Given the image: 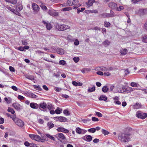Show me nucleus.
Returning a JSON list of instances; mask_svg holds the SVG:
<instances>
[{"label":"nucleus","mask_w":147,"mask_h":147,"mask_svg":"<svg viewBox=\"0 0 147 147\" xmlns=\"http://www.w3.org/2000/svg\"><path fill=\"white\" fill-rule=\"evenodd\" d=\"M46 107L49 110L51 109H52V105L51 104H49L47 105Z\"/></svg>","instance_id":"51"},{"label":"nucleus","mask_w":147,"mask_h":147,"mask_svg":"<svg viewBox=\"0 0 147 147\" xmlns=\"http://www.w3.org/2000/svg\"><path fill=\"white\" fill-rule=\"evenodd\" d=\"M16 49H18V50L22 51H25L24 49V47L22 46L19 47L18 49L16 48Z\"/></svg>","instance_id":"52"},{"label":"nucleus","mask_w":147,"mask_h":147,"mask_svg":"<svg viewBox=\"0 0 147 147\" xmlns=\"http://www.w3.org/2000/svg\"><path fill=\"white\" fill-rule=\"evenodd\" d=\"M40 7L44 11H46L47 10V8L44 4L41 3V4L40 5Z\"/></svg>","instance_id":"31"},{"label":"nucleus","mask_w":147,"mask_h":147,"mask_svg":"<svg viewBox=\"0 0 147 147\" xmlns=\"http://www.w3.org/2000/svg\"><path fill=\"white\" fill-rule=\"evenodd\" d=\"M31 107L33 109H36L38 107V105L36 103L32 102L30 104Z\"/></svg>","instance_id":"20"},{"label":"nucleus","mask_w":147,"mask_h":147,"mask_svg":"<svg viewBox=\"0 0 147 147\" xmlns=\"http://www.w3.org/2000/svg\"><path fill=\"white\" fill-rule=\"evenodd\" d=\"M33 12L35 14H36L39 11L40 8L39 6L36 3H33L32 6Z\"/></svg>","instance_id":"6"},{"label":"nucleus","mask_w":147,"mask_h":147,"mask_svg":"<svg viewBox=\"0 0 147 147\" xmlns=\"http://www.w3.org/2000/svg\"><path fill=\"white\" fill-rule=\"evenodd\" d=\"M142 41L144 42L147 43V35L143 37Z\"/></svg>","instance_id":"44"},{"label":"nucleus","mask_w":147,"mask_h":147,"mask_svg":"<svg viewBox=\"0 0 147 147\" xmlns=\"http://www.w3.org/2000/svg\"><path fill=\"white\" fill-rule=\"evenodd\" d=\"M63 113L64 114H65L67 115H69V111L66 109L64 110Z\"/></svg>","instance_id":"63"},{"label":"nucleus","mask_w":147,"mask_h":147,"mask_svg":"<svg viewBox=\"0 0 147 147\" xmlns=\"http://www.w3.org/2000/svg\"><path fill=\"white\" fill-rule=\"evenodd\" d=\"M74 61L76 63H77L79 60V58L78 57H74L73 58Z\"/></svg>","instance_id":"61"},{"label":"nucleus","mask_w":147,"mask_h":147,"mask_svg":"<svg viewBox=\"0 0 147 147\" xmlns=\"http://www.w3.org/2000/svg\"><path fill=\"white\" fill-rule=\"evenodd\" d=\"M110 44V42L107 40H105V42L103 43L105 47H107L108 45H109Z\"/></svg>","instance_id":"43"},{"label":"nucleus","mask_w":147,"mask_h":147,"mask_svg":"<svg viewBox=\"0 0 147 147\" xmlns=\"http://www.w3.org/2000/svg\"><path fill=\"white\" fill-rule=\"evenodd\" d=\"M62 7L66 6H71L74 5L73 9H76L81 6V4L79 3L78 0H68L65 5V4L61 5Z\"/></svg>","instance_id":"2"},{"label":"nucleus","mask_w":147,"mask_h":147,"mask_svg":"<svg viewBox=\"0 0 147 147\" xmlns=\"http://www.w3.org/2000/svg\"><path fill=\"white\" fill-rule=\"evenodd\" d=\"M4 99L6 101L7 103L8 104H10L11 102V99L9 97L8 98L5 97Z\"/></svg>","instance_id":"34"},{"label":"nucleus","mask_w":147,"mask_h":147,"mask_svg":"<svg viewBox=\"0 0 147 147\" xmlns=\"http://www.w3.org/2000/svg\"><path fill=\"white\" fill-rule=\"evenodd\" d=\"M10 118L12 119L14 122L18 118L16 117V115L13 114V115H11Z\"/></svg>","instance_id":"38"},{"label":"nucleus","mask_w":147,"mask_h":147,"mask_svg":"<svg viewBox=\"0 0 147 147\" xmlns=\"http://www.w3.org/2000/svg\"><path fill=\"white\" fill-rule=\"evenodd\" d=\"M138 13L141 15L146 14L147 13V9H140L139 10Z\"/></svg>","instance_id":"16"},{"label":"nucleus","mask_w":147,"mask_h":147,"mask_svg":"<svg viewBox=\"0 0 147 147\" xmlns=\"http://www.w3.org/2000/svg\"><path fill=\"white\" fill-rule=\"evenodd\" d=\"M72 84L74 86H81L82 85V83L76 81L72 82Z\"/></svg>","instance_id":"21"},{"label":"nucleus","mask_w":147,"mask_h":147,"mask_svg":"<svg viewBox=\"0 0 147 147\" xmlns=\"http://www.w3.org/2000/svg\"><path fill=\"white\" fill-rule=\"evenodd\" d=\"M43 23L45 25L46 28L48 30H50L52 28V26L50 23L46 22L45 21H42Z\"/></svg>","instance_id":"14"},{"label":"nucleus","mask_w":147,"mask_h":147,"mask_svg":"<svg viewBox=\"0 0 147 147\" xmlns=\"http://www.w3.org/2000/svg\"><path fill=\"white\" fill-rule=\"evenodd\" d=\"M99 99L100 100L106 101L107 100V98L105 96L102 95L100 96Z\"/></svg>","instance_id":"30"},{"label":"nucleus","mask_w":147,"mask_h":147,"mask_svg":"<svg viewBox=\"0 0 147 147\" xmlns=\"http://www.w3.org/2000/svg\"><path fill=\"white\" fill-rule=\"evenodd\" d=\"M66 63V62L64 60H61L59 61V64L60 65H65Z\"/></svg>","instance_id":"46"},{"label":"nucleus","mask_w":147,"mask_h":147,"mask_svg":"<svg viewBox=\"0 0 147 147\" xmlns=\"http://www.w3.org/2000/svg\"><path fill=\"white\" fill-rule=\"evenodd\" d=\"M141 107V105L139 103L137 102L136 104L134 105L133 108L134 109H138Z\"/></svg>","instance_id":"32"},{"label":"nucleus","mask_w":147,"mask_h":147,"mask_svg":"<svg viewBox=\"0 0 147 147\" xmlns=\"http://www.w3.org/2000/svg\"><path fill=\"white\" fill-rule=\"evenodd\" d=\"M46 135L47 137L49 138L50 139H51L52 140H53L54 141L55 140V138H54V137H53V136H51L50 135L48 134H46Z\"/></svg>","instance_id":"47"},{"label":"nucleus","mask_w":147,"mask_h":147,"mask_svg":"<svg viewBox=\"0 0 147 147\" xmlns=\"http://www.w3.org/2000/svg\"><path fill=\"white\" fill-rule=\"evenodd\" d=\"M109 13H104L101 14V16L104 18L110 17Z\"/></svg>","instance_id":"29"},{"label":"nucleus","mask_w":147,"mask_h":147,"mask_svg":"<svg viewBox=\"0 0 147 147\" xmlns=\"http://www.w3.org/2000/svg\"><path fill=\"white\" fill-rule=\"evenodd\" d=\"M120 53L122 55H125L127 53V50L126 49H124L120 50Z\"/></svg>","instance_id":"24"},{"label":"nucleus","mask_w":147,"mask_h":147,"mask_svg":"<svg viewBox=\"0 0 147 147\" xmlns=\"http://www.w3.org/2000/svg\"><path fill=\"white\" fill-rule=\"evenodd\" d=\"M12 107L16 110L18 111H20L22 109V106L19 104L17 102L14 103L12 104Z\"/></svg>","instance_id":"10"},{"label":"nucleus","mask_w":147,"mask_h":147,"mask_svg":"<svg viewBox=\"0 0 147 147\" xmlns=\"http://www.w3.org/2000/svg\"><path fill=\"white\" fill-rule=\"evenodd\" d=\"M88 1L86 3V4L88 7H90L94 3V0H88Z\"/></svg>","instance_id":"17"},{"label":"nucleus","mask_w":147,"mask_h":147,"mask_svg":"<svg viewBox=\"0 0 147 147\" xmlns=\"http://www.w3.org/2000/svg\"><path fill=\"white\" fill-rule=\"evenodd\" d=\"M88 131L89 132L94 133L96 131V129L94 128H92L88 129Z\"/></svg>","instance_id":"40"},{"label":"nucleus","mask_w":147,"mask_h":147,"mask_svg":"<svg viewBox=\"0 0 147 147\" xmlns=\"http://www.w3.org/2000/svg\"><path fill=\"white\" fill-rule=\"evenodd\" d=\"M111 25L110 23L107 22L105 21L104 22V26L106 27H109Z\"/></svg>","instance_id":"41"},{"label":"nucleus","mask_w":147,"mask_h":147,"mask_svg":"<svg viewBox=\"0 0 147 147\" xmlns=\"http://www.w3.org/2000/svg\"><path fill=\"white\" fill-rule=\"evenodd\" d=\"M82 139L84 140L87 142H91L92 139V136L90 135H86L82 138Z\"/></svg>","instance_id":"9"},{"label":"nucleus","mask_w":147,"mask_h":147,"mask_svg":"<svg viewBox=\"0 0 147 147\" xmlns=\"http://www.w3.org/2000/svg\"><path fill=\"white\" fill-rule=\"evenodd\" d=\"M48 13L50 15L52 16H57L58 15V13L56 12L55 10L52 9L49 10L48 11Z\"/></svg>","instance_id":"12"},{"label":"nucleus","mask_w":147,"mask_h":147,"mask_svg":"<svg viewBox=\"0 0 147 147\" xmlns=\"http://www.w3.org/2000/svg\"><path fill=\"white\" fill-rule=\"evenodd\" d=\"M131 86L134 87H137L139 85V84L135 82H132L130 84Z\"/></svg>","instance_id":"36"},{"label":"nucleus","mask_w":147,"mask_h":147,"mask_svg":"<svg viewBox=\"0 0 147 147\" xmlns=\"http://www.w3.org/2000/svg\"><path fill=\"white\" fill-rule=\"evenodd\" d=\"M6 2L10 3L13 5L17 3V0H4Z\"/></svg>","instance_id":"26"},{"label":"nucleus","mask_w":147,"mask_h":147,"mask_svg":"<svg viewBox=\"0 0 147 147\" xmlns=\"http://www.w3.org/2000/svg\"><path fill=\"white\" fill-rule=\"evenodd\" d=\"M95 86H93L92 87H89L88 89V92H92L95 90Z\"/></svg>","instance_id":"33"},{"label":"nucleus","mask_w":147,"mask_h":147,"mask_svg":"<svg viewBox=\"0 0 147 147\" xmlns=\"http://www.w3.org/2000/svg\"><path fill=\"white\" fill-rule=\"evenodd\" d=\"M30 147H38L36 144L33 143H30Z\"/></svg>","instance_id":"64"},{"label":"nucleus","mask_w":147,"mask_h":147,"mask_svg":"<svg viewBox=\"0 0 147 147\" xmlns=\"http://www.w3.org/2000/svg\"><path fill=\"white\" fill-rule=\"evenodd\" d=\"M30 143L28 141H26L24 143V145L26 147H29L30 146Z\"/></svg>","instance_id":"59"},{"label":"nucleus","mask_w":147,"mask_h":147,"mask_svg":"<svg viewBox=\"0 0 147 147\" xmlns=\"http://www.w3.org/2000/svg\"><path fill=\"white\" fill-rule=\"evenodd\" d=\"M71 7H66L62 9V11H69L72 9Z\"/></svg>","instance_id":"42"},{"label":"nucleus","mask_w":147,"mask_h":147,"mask_svg":"<svg viewBox=\"0 0 147 147\" xmlns=\"http://www.w3.org/2000/svg\"><path fill=\"white\" fill-rule=\"evenodd\" d=\"M55 112L57 114H60L61 113V111L60 110V108L59 107H58L57 109L55 110Z\"/></svg>","instance_id":"50"},{"label":"nucleus","mask_w":147,"mask_h":147,"mask_svg":"<svg viewBox=\"0 0 147 147\" xmlns=\"http://www.w3.org/2000/svg\"><path fill=\"white\" fill-rule=\"evenodd\" d=\"M25 94L27 96L31 98H34L36 96L35 94L31 92H26Z\"/></svg>","instance_id":"15"},{"label":"nucleus","mask_w":147,"mask_h":147,"mask_svg":"<svg viewBox=\"0 0 147 147\" xmlns=\"http://www.w3.org/2000/svg\"><path fill=\"white\" fill-rule=\"evenodd\" d=\"M55 28L59 31H64L67 29H69L70 28L69 26L60 24L57 23L55 26Z\"/></svg>","instance_id":"3"},{"label":"nucleus","mask_w":147,"mask_h":147,"mask_svg":"<svg viewBox=\"0 0 147 147\" xmlns=\"http://www.w3.org/2000/svg\"><path fill=\"white\" fill-rule=\"evenodd\" d=\"M22 9L23 7L21 4H19L16 5V9L17 11H20Z\"/></svg>","instance_id":"25"},{"label":"nucleus","mask_w":147,"mask_h":147,"mask_svg":"<svg viewBox=\"0 0 147 147\" xmlns=\"http://www.w3.org/2000/svg\"><path fill=\"white\" fill-rule=\"evenodd\" d=\"M14 122L16 125L20 127H22L24 125V122L22 120L19 119L18 118Z\"/></svg>","instance_id":"7"},{"label":"nucleus","mask_w":147,"mask_h":147,"mask_svg":"<svg viewBox=\"0 0 147 147\" xmlns=\"http://www.w3.org/2000/svg\"><path fill=\"white\" fill-rule=\"evenodd\" d=\"M109 14H110V17H113L116 16L115 14L112 10H111L110 13Z\"/></svg>","instance_id":"49"},{"label":"nucleus","mask_w":147,"mask_h":147,"mask_svg":"<svg viewBox=\"0 0 147 147\" xmlns=\"http://www.w3.org/2000/svg\"><path fill=\"white\" fill-rule=\"evenodd\" d=\"M6 7L7 9H8L9 10H10L12 12H14V11H15V10L14 9L11 8V7L8 6H7Z\"/></svg>","instance_id":"58"},{"label":"nucleus","mask_w":147,"mask_h":147,"mask_svg":"<svg viewBox=\"0 0 147 147\" xmlns=\"http://www.w3.org/2000/svg\"><path fill=\"white\" fill-rule=\"evenodd\" d=\"M109 7L112 9H115L117 7V4L113 2L110 3H109Z\"/></svg>","instance_id":"19"},{"label":"nucleus","mask_w":147,"mask_h":147,"mask_svg":"<svg viewBox=\"0 0 147 147\" xmlns=\"http://www.w3.org/2000/svg\"><path fill=\"white\" fill-rule=\"evenodd\" d=\"M40 107L43 109H45L46 108L47 105L46 104V103L44 102H43L42 103H41L40 105Z\"/></svg>","instance_id":"27"},{"label":"nucleus","mask_w":147,"mask_h":147,"mask_svg":"<svg viewBox=\"0 0 147 147\" xmlns=\"http://www.w3.org/2000/svg\"><path fill=\"white\" fill-rule=\"evenodd\" d=\"M67 39L70 41H73L72 36L70 35H68Z\"/></svg>","instance_id":"53"},{"label":"nucleus","mask_w":147,"mask_h":147,"mask_svg":"<svg viewBox=\"0 0 147 147\" xmlns=\"http://www.w3.org/2000/svg\"><path fill=\"white\" fill-rule=\"evenodd\" d=\"M143 27L144 29L147 31V20L144 23Z\"/></svg>","instance_id":"60"},{"label":"nucleus","mask_w":147,"mask_h":147,"mask_svg":"<svg viewBox=\"0 0 147 147\" xmlns=\"http://www.w3.org/2000/svg\"><path fill=\"white\" fill-rule=\"evenodd\" d=\"M137 117L138 118L144 119L147 117V114L146 113H140L138 112L137 113Z\"/></svg>","instance_id":"13"},{"label":"nucleus","mask_w":147,"mask_h":147,"mask_svg":"<svg viewBox=\"0 0 147 147\" xmlns=\"http://www.w3.org/2000/svg\"><path fill=\"white\" fill-rule=\"evenodd\" d=\"M29 136L31 139L38 142L40 141L42 142H43L45 141L44 139L41 138L38 135L29 134Z\"/></svg>","instance_id":"4"},{"label":"nucleus","mask_w":147,"mask_h":147,"mask_svg":"<svg viewBox=\"0 0 147 147\" xmlns=\"http://www.w3.org/2000/svg\"><path fill=\"white\" fill-rule=\"evenodd\" d=\"M85 9V8L82 7L81 9L80 8H78L77 9V13H79L80 12H82Z\"/></svg>","instance_id":"54"},{"label":"nucleus","mask_w":147,"mask_h":147,"mask_svg":"<svg viewBox=\"0 0 147 147\" xmlns=\"http://www.w3.org/2000/svg\"><path fill=\"white\" fill-rule=\"evenodd\" d=\"M54 119L56 121H59L61 122H65L66 121L67 118L64 117H54Z\"/></svg>","instance_id":"8"},{"label":"nucleus","mask_w":147,"mask_h":147,"mask_svg":"<svg viewBox=\"0 0 147 147\" xmlns=\"http://www.w3.org/2000/svg\"><path fill=\"white\" fill-rule=\"evenodd\" d=\"M142 0H131V2L134 4H136L138 2L141 1Z\"/></svg>","instance_id":"55"},{"label":"nucleus","mask_w":147,"mask_h":147,"mask_svg":"<svg viewBox=\"0 0 147 147\" xmlns=\"http://www.w3.org/2000/svg\"><path fill=\"white\" fill-rule=\"evenodd\" d=\"M57 51V53L60 55H63L64 53V50L61 48L58 49Z\"/></svg>","instance_id":"23"},{"label":"nucleus","mask_w":147,"mask_h":147,"mask_svg":"<svg viewBox=\"0 0 147 147\" xmlns=\"http://www.w3.org/2000/svg\"><path fill=\"white\" fill-rule=\"evenodd\" d=\"M124 9V7L123 6H120L118 7H117L116 8V10L117 11H121V10H122Z\"/></svg>","instance_id":"57"},{"label":"nucleus","mask_w":147,"mask_h":147,"mask_svg":"<svg viewBox=\"0 0 147 147\" xmlns=\"http://www.w3.org/2000/svg\"><path fill=\"white\" fill-rule=\"evenodd\" d=\"M76 103L77 105L80 107H82L84 105L83 102H82L77 101Z\"/></svg>","instance_id":"56"},{"label":"nucleus","mask_w":147,"mask_h":147,"mask_svg":"<svg viewBox=\"0 0 147 147\" xmlns=\"http://www.w3.org/2000/svg\"><path fill=\"white\" fill-rule=\"evenodd\" d=\"M96 69H97V70H101L103 71H108L107 68L103 66L98 67L96 68Z\"/></svg>","instance_id":"18"},{"label":"nucleus","mask_w":147,"mask_h":147,"mask_svg":"<svg viewBox=\"0 0 147 147\" xmlns=\"http://www.w3.org/2000/svg\"><path fill=\"white\" fill-rule=\"evenodd\" d=\"M7 111L9 112H10L12 114H14L15 113V111L12 108L10 107H9L7 109Z\"/></svg>","instance_id":"39"},{"label":"nucleus","mask_w":147,"mask_h":147,"mask_svg":"<svg viewBox=\"0 0 147 147\" xmlns=\"http://www.w3.org/2000/svg\"><path fill=\"white\" fill-rule=\"evenodd\" d=\"M76 132L79 134H81L82 133V129L80 127L76 128Z\"/></svg>","instance_id":"35"},{"label":"nucleus","mask_w":147,"mask_h":147,"mask_svg":"<svg viewBox=\"0 0 147 147\" xmlns=\"http://www.w3.org/2000/svg\"><path fill=\"white\" fill-rule=\"evenodd\" d=\"M47 126L49 128L51 129L54 127V124L52 123V122H49L47 123Z\"/></svg>","instance_id":"28"},{"label":"nucleus","mask_w":147,"mask_h":147,"mask_svg":"<svg viewBox=\"0 0 147 147\" xmlns=\"http://www.w3.org/2000/svg\"><path fill=\"white\" fill-rule=\"evenodd\" d=\"M58 137L62 140H64L65 138L64 135L62 133H59L57 134Z\"/></svg>","instance_id":"22"},{"label":"nucleus","mask_w":147,"mask_h":147,"mask_svg":"<svg viewBox=\"0 0 147 147\" xmlns=\"http://www.w3.org/2000/svg\"><path fill=\"white\" fill-rule=\"evenodd\" d=\"M64 128L62 127H59L57 129V130L59 132H63Z\"/></svg>","instance_id":"48"},{"label":"nucleus","mask_w":147,"mask_h":147,"mask_svg":"<svg viewBox=\"0 0 147 147\" xmlns=\"http://www.w3.org/2000/svg\"><path fill=\"white\" fill-rule=\"evenodd\" d=\"M26 77L28 79H30L31 80H32L34 79L33 77L30 75H28L26 76Z\"/></svg>","instance_id":"62"},{"label":"nucleus","mask_w":147,"mask_h":147,"mask_svg":"<svg viewBox=\"0 0 147 147\" xmlns=\"http://www.w3.org/2000/svg\"><path fill=\"white\" fill-rule=\"evenodd\" d=\"M102 132L105 135H108L109 133L108 131L103 129H102Z\"/></svg>","instance_id":"37"},{"label":"nucleus","mask_w":147,"mask_h":147,"mask_svg":"<svg viewBox=\"0 0 147 147\" xmlns=\"http://www.w3.org/2000/svg\"><path fill=\"white\" fill-rule=\"evenodd\" d=\"M90 121L91 119H89L88 118L82 120V121L84 123H86Z\"/></svg>","instance_id":"45"},{"label":"nucleus","mask_w":147,"mask_h":147,"mask_svg":"<svg viewBox=\"0 0 147 147\" xmlns=\"http://www.w3.org/2000/svg\"><path fill=\"white\" fill-rule=\"evenodd\" d=\"M119 140L123 142H128L131 138V134L129 132L119 133L118 136Z\"/></svg>","instance_id":"1"},{"label":"nucleus","mask_w":147,"mask_h":147,"mask_svg":"<svg viewBox=\"0 0 147 147\" xmlns=\"http://www.w3.org/2000/svg\"><path fill=\"white\" fill-rule=\"evenodd\" d=\"M115 86L113 84H108L104 86L102 88V91L103 92H107L108 90L110 92L113 91Z\"/></svg>","instance_id":"5"},{"label":"nucleus","mask_w":147,"mask_h":147,"mask_svg":"<svg viewBox=\"0 0 147 147\" xmlns=\"http://www.w3.org/2000/svg\"><path fill=\"white\" fill-rule=\"evenodd\" d=\"M123 92H131L134 91V88L128 86H123L122 88Z\"/></svg>","instance_id":"11"}]
</instances>
